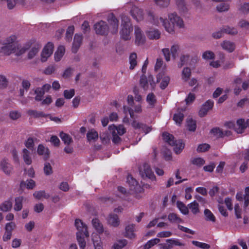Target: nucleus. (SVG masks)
<instances>
[{"instance_id": "obj_1", "label": "nucleus", "mask_w": 249, "mask_h": 249, "mask_svg": "<svg viewBox=\"0 0 249 249\" xmlns=\"http://www.w3.org/2000/svg\"><path fill=\"white\" fill-rule=\"evenodd\" d=\"M153 19V24L159 26L160 23L163 26L165 30L170 34H173L175 32V28H182L184 27V24L182 19L176 14L173 13L168 15V20H164L162 18H155L150 16Z\"/></svg>"}, {"instance_id": "obj_2", "label": "nucleus", "mask_w": 249, "mask_h": 249, "mask_svg": "<svg viewBox=\"0 0 249 249\" xmlns=\"http://www.w3.org/2000/svg\"><path fill=\"white\" fill-rule=\"evenodd\" d=\"M109 26L108 27L104 21H100L94 25V29L98 34L104 35L109 30L112 34H115L118 32V21L112 15H110L108 19Z\"/></svg>"}, {"instance_id": "obj_3", "label": "nucleus", "mask_w": 249, "mask_h": 249, "mask_svg": "<svg viewBox=\"0 0 249 249\" xmlns=\"http://www.w3.org/2000/svg\"><path fill=\"white\" fill-rule=\"evenodd\" d=\"M17 37L15 35H11L6 37L3 41L1 51L5 55L12 53L17 48Z\"/></svg>"}, {"instance_id": "obj_4", "label": "nucleus", "mask_w": 249, "mask_h": 249, "mask_svg": "<svg viewBox=\"0 0 249 249\" xmlns=\"http://www.w3.org/2000/svg\"><path fill=\"white\" fill-rule=\"evenodd\" d=\"M162 137L165 142L174 147V150L177 154L180 153L184 147L181 140H174V136L167 132H164Z\"/></svg>"}, {"instance_id": "obj_5", "label": "nucleus", "mask_w": 249, "mask_h": 249, "mask_svg": "<svg viewBox=\"0 0 249 249\" xmlns=\"http://www.w3.org/2000/svg\"><path fill=\"white\" fill-rule=\"evenodd\" d=\"M121 19L122 29L120 31L121 36L123 39L127 40L131 38L130 33L132 31L133 28L128 17L122 15Z\"/></svg>"}, {"instance_id": "obj_6", "label": "nucleus", "mask_w": 249, "mask_h": 249, "mask_svg": "<svg viewBox=\"0 0 249 249\" xmlns=\"http://www.w3.org/2000/svg\"><path fill=\"white\" fill-rule=\"evenodd\" d=\"M53 44L51 42H48L44 47L41 53V61L46 62L52 54L53 51Z\"/></svg>"}, {"instance_id": "obj_7", "label": "nucleus", "mask_w": 249, "mask_h": 249, "mask_svg": "<svg viewBox=\"0 0 249 249\" xmlns=\"http://www.w3.org/2000/svg\"><path fill=\"white\" fill-rule=\"evenodd\" d=\"M141 87L145 90H153L156 87L154 79H140Z\"/></svg>"}, {"instance_id": "obj_8", "label": "nucleus", "mask_w": 249, "mask_h": 249, "mask_svg": "<svg viewBox=\"0 0 249 249\" xmlns=\"http://www.w3.org/2000/svg\"><path fill=\"white\" fill-rule=\"evenodd\" d=\"M167 243L166 244H160L159 245L161 246V248L163 249H172L173 246H184L185 244L182 243L178 239L170 238L166 240Z\"/></svg>"}, {"instance_id": "obj_9", "label": "nucleus", "mask_w": 249, "mask_h": 249, "mask_svg": "<svg viewBox=\"0 0 249 249\" xmlns=\"http://www.w3.org/2000/svg\"><path fill=\"white\" fill-rule=\"evenodd\" d=\"M135 43L137 45H141L145 42V36L142 33V30L137 26L135 27Z\"/></svg>"}, {"instance_id": "obj_10", "label": "nucleus", "mask_w": 249, "mask_h": 249, "mask_svg": "<svg viewBox=\"0 0 249 249\" xmlns=\"http://www.w3.org/2000/svg\"><path fill=\"white\" fill-rule=\"evenodd\" d=\"M0 169L7 175H10L13 171L12 165L6 158L2 159L0 161Z\"/></svg>"}, {"instance_id": "obj_11", "label": "nucleus", "mask_w": 249, "mask_h": 249, "mask_svg": "<svg viewBox=\"0 0 249 249\" xmlns=\"http://www.w3.org/2000/svg\"><path fill=\"white\" fill-rule=\"evenodd\" d=\"M235 131L237 133H242L248 125H249V120L246 122L243 119H238L235 124Z\"/></svg>"}, {"instance_id": "obj_12", "label": "nucleus", "mask_w": 249, "mask_h": 249, "mask_svg": "<svg viewBox=\"0 0 249 249\" xmlns=\"http://www.w3.org/2000/svg\"><path fill=\"white\" fill-rule=\"evenodd\" d=\"M75 226L77 230V233H83L87 236H89V232L87 230L86 225L79 219H76L75 220Z\"/></svg>"}, {"instance_id": "obj_13", "label": "nucleus", "mask_w": 249, "mask_h": 249, "mask_svg": "<svg viewBox=\"0 0 249 249\" xmlns=\"http://www.w3.org/2000/svg\"><path fill=\"white\" fill-rule=\"evenodd\" d=\"M142 176L144 177H147L150 179H154L155 178L153 172H152L150 166L148 164H144L143 168L140 171Z\"/></svg>"}, {"instance_id": "obj_14", "label": "nucleus", "mask_w": 249, "mask_h": 249, "mask_svg": "<svg viewBox=\"0 0 249 249\" xmlns=\"http://www.w3.org/2000/svg\"><path fill=\"white\" fill-rule=\"evenodd\" d=\"M213 106V102L212 100H209L206 102L202 106L199 110V115L201 117L205 116L208 111L211 109Z\"/></svg>"}, {"instance_id": "obj_15", "label": "nucleus", "mask_w": 249, "mask_h": 249, "mask_svg": "<svg viewBox=\"0 0 249 249\" xmlns=\"http://www.w3.org/2000/svg\"><path fill=\"white\" fill-rule=\"evenodd\" d=\"M127 182L130 187V190L132 191L137 192L140 191V187L138 185L137 180L133 178L131 176H128L127 178Z\"/></svg>"}, {"instance_id": "obj_16", "label": "nucleus", "mask_w": 249, "mask_h": 249, "mask_svg": "<svg viewBox=\"0 0 249 249\" xmlns=\"http://www.w3.org/2000/svg\"><path fill=\"white\" fill-rule=\"evenodd\" d=\"M130 13L137 21H141L143 19V12L137 7H133L130 11Z\"/></svg>"}, {"instance_id": "obj_17", "label": "nucleus", "mask_w": 249, "mask_h": 249, "mask_svg": "<svg viewBox=\"0 0 249 249\" xmlns=\"http://www.w3.org/2000/svg\"><path fill=\"white\" fill-rule=\"evenodd\" d=\"M132 125L134 128L136 129H139L143 131L145 133V134H146L149 132L151 130L150 127L147 126L145 124L140 123L135 121L133 122L132 123Z\"/></svg>"}, {"instance_id": "obj_18", "label": "nucleus", "mask_w": 249, "mask_h": 249, "mask_svg": "<svg viewBox=\"0 0 249 249\" xmlns=\"http://www.w3.org/2000/svg\"><path fill=\"white\" fill-rule=\"evenodd\" d=\"M65 53V48L62 45L59 46L54 54V59L56 62L60 61Z\"/></svg>"}, {"instance_id": "obj_19", "label": "nucleus", "mask_w": 249, "mask_h": 249, "mask_svg": "<svg viewBox=\"0 0 249 249\" xmlns=\"http://www.w3.org/2000/svg\"><path fill=\"white\" fill-rule=\"evenodd\" d=\"M146 34L150 39H158L160 36V33L157 29H150L146 32Z\"/></svg>"}, {"instance_id": "obj_20", "label": "nucleus", "mask_w": 249, "mask_h": 249, "mask_svg": "<svg viewBox=\"0 0 249 249\" xmlns=\"http://www.w3.org/2000/svg\"><path fill=\"white\" fill-rule=\"evenodd\" d=\"M221 46L223 49L227 51L228 52H232L235 48V44L231 41L225 40L221 44Z\"/></svg>"}, {"instance_id": "obj_21", "label": "nucleus", "mask_w": 249, "mask_h": 249, "mask_svg": "<svg viewBox=\"0 0 249 249\" xmlns=\"http://www.w3.org/2000/svg\"><path fill=\"white\" fill-rule=\"evenodd\" d=\"M82 40V36L81 35L76 34L74 36L72 51L73 53H76L80 46Z\"/></svg>"}, {"instance_id": "obj_22", "label": "nucleus", "mask_w": 249, "mask_h": 249, "mask_svg": "<svg viewBox=\"0 0 249 249\" xmlns=\"http://www.w3.org/2000/svg\"><path fill=\"white\" fill-rule=\"evenodd\" d=\"M94 249H103V243L100 236L97 234H93L92 238Z\"/></svg>"}, {"instance_id": "obj_23", "label": "nucleus", "mask_w": 249, "mask_h": 249, "mask_svg": "<svg viewBox=\"0 0 249 249\" xmlns=\"http://www.w3.org/2000/svg\"><path fill=\"white\" fill-rule=\"evenodd\" d=\"M109 131H114L120 136L123 135L125 132V129L123 125H119L118 126L115 125H109Z\"/></svg>"}, {"instance_id": "obj_24", "label": "nucleus", "mask_w": 249, "mask_h": 249, "mask_svg": "<svg viewBox=\"0 0 249 249\" xmlns=\"http://www.w3.org/2000/svg\"><path fill=\"white\" fill-rule=\"evenodd\" d=\"M36 186L35 181L32 179H27L26 181H22L20 184V187L21 188L26 187L28 189L32 190Z\"/></svg>"}, {"instance_id": "obj_25", "label": "nucleus", "mask_w": 249, "mask_h": 249, "mask_svg": "<svg viewBox=\"0 0 249 249\" xmlns=\"http://www.w3.org/2000/svg\"><path fill=\"white\" fill-rule=\"evenodd\" d=\"M108 222L113 227L118 226L120 223L118 215L116 214H110L108 218Z\"/></svg>"}, {"instance_id": "obj_26", "label": "nucleus", "mask_w": 249, "mask_h": 249, "mask_svg": "<svg viewBox=\"0 0 249 249\" xmlns=\"http://www.w3.org/2000/svg\"><path fill=\"white\" fill-rule=\"evenodd\" d=\"M76 235L77 240L80 249H84L86 245L85 237H88L89 236L86 235L84 233L83 234L76 233Z\"/></svg>"}, {"instance_id": "obj_27", "label": "nucleus", "mask_w": 249, "mask_h": 249, "mask_svg": "<svg viewBox=\"0 0 249 249\" xmlns=\"http://www.w3.org/2000/svg\"><path fill=\"white\" fill-rule=\"evenodd\" d=\"M22 157L24 161L26 164L30 165L32 163L31 153L28 150L25 148L23 149Z\"/></svg>"}, {"instance_id": "obj_28", "label": "nucleus", "mask_w": 249, "mask_h": 249, "mask_svg": "<svg viewBox=\"0 0 249 249\" xmlns=\"http://www.w3.org/2000/svg\"><path fill=\"white\" fill-rule=\"evenodd\" d=\"M146 101L150 107H153L157 102L156 95L152 92L149 93L146 96Z\"/></svg>"}, {"instance_id": "obj_29", "label": "nucleus", "mask_w": 249, "mask_h": 249, "mask_svg": "<svg viewBox=\"0 0 249 249\" xmlns=\"http://www.w3.org/2000/svg\"><path fill=\"white\" fill-rule=\"evenodd\" d=\"M168 220L172 223L179 224L183 223V221L175 213H170L168 216Z\"/></svg>"}, {"instance_id": "obj_30", "label": "nucleus", "mask_w": 249, "mask_h": 249, "mask_svg": "<svg viewBox=\"0 0 249 249\" xmlns=\"http://www.w3.org/2000/svg\"><path fill=\"white\" fill-rule=\"evenodd\" d=\"M188 207V209H190L194 214H196L199 212V204L195 200L189 204Z\"/></svg>"}, {"instance_id": "obj_31", "label": "nucleus", "mask_w": 249, "mask_h": 249, "mask_svg": "<svg viewBox=\"0 0 249 249\" xmlns=\"http://www.w3.org/2000/svg\"><path fill=\"white\" fill-rule=\"evenodd\" d=\"M24 198L23 196H19L15 198V205L14 207V209L16 211H19L22 208V202L23 201Z\"/></svg>"}, {"instance_id": "obj_32", "label": "nucleus", "mask_w": 249, "mask_h": 249, "mask_svg": "<svg viewBox=\"0 0 249 249\" xmlns=\"http://www.w3.org/2000/svg\"><path fill=\"white\" fill-rule=\"evenodd\" d=\"M134 227L135 225L134 224H131L128 225L125 228V234L126 236L132 239L135 237L134 234Z\"/></svg>"}, {"instance_id": "obj_33", "label": "nucleus", "mask_w": 249, "mask_h": 249, "mask_svg": "<svg viewBox=\"0 0 249 249\" xmlns=\"http://www.w3.org/2000/svg\"><path fill=\"white\" fill-rule=\"evenodd\" d=\"M204 214L205 215V219L206 221L212 222H214L215 221V217L210 210L208 209H205L204 211Z\"/></svg>"}, {"instance_id": "obj_34", "label": "nucleus", "mask_w": 249, "mask_h": 249, "mask_svg": "<svg viewBox=\"0 0 249 249\" xmlns=\"http://www.w3.org/2000/svg\"><path fill=\"white\" fill-rule=\"evenodd\" d=\"M170 51L172 57L176 59L180 51V46L178 44H174L171 47Z\"/></svg>"}, {"instance_id": "obj_35", "label": "nucleus", "mask_w": 249, "mask_h": 249, "mask_svg": "<svg viewBox=\"0 0 249 249\" xmlns=\"http://www.w3.org/2000/svg\"><path fill=\"white\" fill-rule=\"evenodd\" d=\"M75 73V69L73 67H69L66 68L62 73V76L64 78L72 77Z\"/></svg>"}, {"instance_id": "obj_36", "label": "nucleus", "mask_w": 249, "mask_h": 249, "mask_svg": "<svg viewBox=\"0 0 249 249\" xmlns=\"http://www.w3.org/2000/svg\"><path fill=\"white\" fill-rule=\"evenodd\" d=\"M12 207V203L10 200H7L0 205V210L3 212H8Z\"/></svg>"}, {"instance_id": "obj_37", "label": "nucleus", "mask_w": 249, "mask_h": 249, "mask_svg": "<svg viewBox=\"0 0 249 249\" xmlns=\"http://www.w3.org/2000/svg\"><path fill=\"white\" fill-rule=\"evenodd\" d=\"M190 58L189 54L186 53L185 54L184 53H181V55L179 57V61L178 64V67L180 68L183 66L187 61L189 60Z\"/></svg>"}, {"instance_id": "obj_38", "label": "nucleus", "mask_w": 249, "mask_h": 249, "mask_svg": "<svg viewBox=\"0 0 249 249\" xmlns=\"http://www.w3.org/2000/svg\"><path fill=\"white\" fill-rule=\"evenodd\" d=\"M37 153L39 155L44 156L45 159H47L48 158L49 150L42 144H39L38 146Z\"/></svg>"}, {"instance_id": "obj_39", "label": "nucleus", "mask_w": 249, "mask_h": 249, "mask_svg": "<svg viewBox=\"0 0 249 249\" xmlns=\"http://www.w3.org/2000/svg\"><path fill=\"white\" fill-rule=\"evenodd\" d=\"M40 49V46L39 45H37L33 47L28 53V59H31L33 58L37 54Z\"/></svg>"}, {"instance_id": "obj_40", "label": "nucleus", "mask_w": 249, "mask_h": 249, "mask_svg": "<svg viewBox=\"0 0 249 249\" xmlns=\"http://www.w3.org/2000/svg\"><path fill=\"white\" fill-rule=\"evenodd\" d=\"M92 224L93 227L99 233H101L103 231L104 229L103 225L100 222L99 219L97 218L93 219L92 221Z\"/></svg>"}, {"instance_id": "obj_41", "label": "nucleus", "mask_w": 249, "mask_h": 249, "mask_svg": "<svg viewBox=\"0 0 249 249\" xmlns=\"http://www.w3.org/2000/svg\"><path fill=\"white\" fill-rule=\"evenodd\" d=\"M137 54L135 53H131L129 56L130 69L133 70L137 65Z\"/></svg>"}, {"instance_id": "obj_42", "label": "nucleus", "mask_w": 249, "mask_h": 249, "mask_svg": "<svg viewBox=\"0 0 249 249\" xmlns=\"http://www.w3.org/2000/svg\"><path fill=\"white\" fill-rule=\"evenodd\" d=\"M87 137L88 140L89 142L91 141H95L98 138V134L95 130L91 129L88 131Z\"/></svg>"}, {"instance_id": "obj_43", "label": "nucleus", "mask_w": 249, "mask_h": 249, "mask_svg": "<svg viewBox=\"0 0 249 249\" xmlns=\"http://www.w3.org/2000/svg\"><path fill=\"white\" fill-rule=\"evenodd\" d=\"M177 205L180 212L185 215L188 214L189 213L188 207L181 201H178L177 202Z\"/></svg>"}, {"instance_id": "obj_44", "label": "nucleus", "mask_w": 249, "mask_h": 249, "mask_svg": "<svg viewBox=\"0 0 249 249\" xmlns=\"http://www.w3.org/2000/svg\"><path fill=\"white\" fill-rule=\"evenodd\" d=\"M186 126L189 131H195L196 129V122L192 118H188L186 121Z\"/></svg>"}, {"instance_id": "obj_45", "label": "nucleus", "mask_w": 249, "mask_h": 249, "mask_svg": "<svg viewBox=\"0 0 249 249\" xmlns=\"http://www.w3.org/2000/svg\"><path fill=\"white\" fill-rule=\"evenodd\" d=\"M59 136L65 144L69 145L72 142L71 137L69 135L63 132H61Z\"/></svg>"}, {"instance_id": "obj_46", "label": "nucleus", "mask_w": 249, "mask_h": 249, "mask_svg": "<svg viewBox=\"0 0 249 249\" xmlns=\"http://www.w3.org/2000/svg\"><path fill=\"white\" fill-rule=\"evenodd\" d=\"M27 49L28 48L26 46H19L17 44V48L12 53H15L17 56H20L24 53Z\"/></svg>"}, {"instance_id": "obj_47", "label": "nucleus", "mask_w": 249, "mask_h": 249, "mask_svg": "<svg viewBox=\"0 0 249 249\" xmlns=\"http://www.w3.org/2000/svg\"><path fill=\"white\" fill-rule=\"evenodd\" d=\"M127 244V241L125 239L120 240L115 243L111 249H122Z\"/></svg>"}, {"instance_id": "obj_48", "label": "nucleus", "mask_w": 249, "mask_h": 249, "mask_svg": "<svg viewBox=\"0 0 249 249\" xmlns=\"http://www.w3.org/2000/svg\"><path fill=\"white\" fill-rule=\"evenodd\" d=\"M7 7L8 9H13L16 3L20 4H24L25 3V0H7Z\"/></svg>"}, {"instance_id": "obj_49", "label": "nucleus", "mask_w": 249, "mask_h": 249, "mask_svg": "<svg viewBox=\"0 0 249 249\" xmlns=\"http://www.w3.org/2000/svg\"><path fill=\"white\" fill-rule=\"evenodd\" d=\"M28 114L33 117L39 118L41 117H46L50 116L49 115H46L42 112L37 111L35 110H29L28 111Z\"/></svg>"}, {"instance_id": "obj_50", "label": "nucleus", "mask_w": 249, "mask_h": 249, "mask_svg": "<svg viewBox=\"0 0 249 249\" xmlns=\"http://www.w3.org/2000/svg\"><path fill=\"white\" fill-rule=\"evenodd\" d=\"M34 196L38 199H40L42 198H48L49 197V195L45 193L44 191H36L33 194Z\"/></svg>"}, {"instance_id": "obj_51", "label": "nucleus", "mask_w": 249, "mask_h": 249, "mask_svg": "<svg viewBox=\"0 0 249 249\" xmlns=\"http://www.w3.org/2000/svg\"><path fill=\"white\" fill-rule=\"evenodd\" d=\"M184 118V115L181 112H178L175 113L173 117V120L176 124H180Z\"/></svg>"}, {"instance_id": "obj_52", "label": "nucleus", "mask_w": 249, "mask_h": 249, "mask_svg": "<svg viewBox=\"0 0 249 249\" xmlns=\"http://www.w3.org/2000/svg\"><path fill=\"white\" fill-rule=\"evenodd\" d=\"M230 7V4L228 2L221 3L217 5L216 8L219 12H224L228 11Z\"/></svg>"}, {"instance_id": "obj_53", "label": "nucleus", "mask_w": 249, "mask_h": 249, "mask_svg": "<svg viewBox=\"0 0 249 249\" xmlns=\"http://www.w3.org/2000/svg\"><path fill=\"white\" fill-rule=\"evenodd\" d=\"M156 84L160 83V88L163 89H165L169 83V79H156Z\"/></svg>"}, {"instance_id": "obj_54", "label": "nucleus", "mask_w": 249, "mask_h": 249, "mask_svg": "<svg viewBox=\"0 0 249 249\" xmlns=\"http://www.w3.org/2000/svg\"><path fill=\"white\" fill-rule=\"evenodd\" d=\"M192 244L202 249H209L210 248V246L205 243L200 242L196 241H193Z\"/></svg>"}, {"instance_id": "obj_55", "label": "nucleus", "mask_w": 249, "mask_h": 249, "mask_svg": "<svg viewBox=\"0 0 249 249\" xmlns=\"http://www.w3.org/2000/svg\"><path fill=\"white\" fill-rule=\"evenodd\" d=\"M35 93L36 94L35 100L36 101H41L43 96L44 94V91H43L40 88H37L35 90Z\"/></svg>"}, {"instance_id": "obj_56", "label": "nucleus", "mask_w": 249, "mask_h": 249, "mask_svg": "<svg viewBox=\"0 0 249 249\" xmlns=\"http://www.w3.org/2000/svg\"><path fill=\"white\" fill-rule=\"evenodd\" d=\"M56 69V66L54 65H52L50 66H49L48 67H47L44 71V72L47 75H50L53 73H54Z\"/></svg>"}, {"instance_id": "obj_57", "label": "nucleus", "mask_w": 249, "mask_h": 249, "mask_svg": "<svg viewBox=\"0 0 249 249\" xmlns=\"http://www.w3.org/2000/svg\"><path fill=\"white\" fill-rule=\"evenodd\" d=\"M160 242V240L159 238H154L148 241L145 245V248H147L148 249L151 248L152 247L157 244Z\"/></svg>"}, {"instance_id": "obj_58", "label": "nucleus", "mask_w": 249, "mask_h": 249, "mask_svg": "<svg viewBox=\"0 0 249 249\" xmlns=\"http://www.w3.org/2000/svg\"><path fill=\"white\" fill-rule=\"evenodd\" d=\"M210 146L207 143H203L199 144L197 148L198 152H204L209 149Z\"/></svg>"}, {"instance_id": "obj_59", "label": "nucleus", "mask_w": 249, "mask_h": 249, "mask_svg": "<svg viewBox=\"0 0 249 249\" xmlns=\"http://www.w3.org/2000/svg\"><path fill=\"white\" fill-rule=\"evenodd\" d=\"M44 172L46 175L48 176L52 174L53 170L50 163L46 162L44 164Z\"/></svg>"}, {"instance_id": "obj_60", "label": "nucleus", "mask_w": 249, "mask_h": 249, "mask_svg": "<svg viewBox=\"0 0 249 249\" xmlns=\"http://www.w3.org/2000/svg\"><path fill=\"white\" fill-rule=\"evenodd\" d=\"M16 227V223L14 222H10L6 224L5 230L6 231L12 232Z\"/></svg>"}, {"instance_id": "obj_61", "label": "nucleus", "mask_w": 249, "mask_h": 249, "mask_svg": "<svg viewBox=\"0 0 249 249\" xmlns=\"http://www.w3.org/2000/svg\"><path fill=\"white\" fill-rule=\"evenodd\" d=\"M214 56L213 53L211 51H205L202 54V58L206 60L213 59L214 58Z\"/></svg>"}, {"instance_id": "obj_62", "label": "nucleus", "mask_w": 249, "mask_h": 249, "mask_svg": "<svg viewBox=\"0 0 249 249\" xmlns=\"http://www.w3.org/2000/svg\"><path fill=\"white\" fill-rule=\"evenodd\" d=\"M75 94L74 89H71L70 90H65L64 91V96L65 98L70 99H71Z\"/></svg>"}, {"instance_id": "obj_63", "label": "nucleus", "mask_w": 249, "mask_h": 249, "mask_svg": "<svg viewBox=\"0 0 249 249\" xmlns=\"http://www.w3.org/2000/svg\"><path fill=\"white\" fill-rule=\"evenodd\" d=\"M192 163L197 166L200 167L204 164L205 161L204 160L201 158H196L192 160Z\"/></svg>"}, {"instance_id": "obj_64", "label": "nucleus", "mask_w": 249, "mask_h": 249, "mask_svg": "<svg viewBox=\"0 0 249 249\" xmlns=\"http://www.w3.org/2000/svg\"><path fill=\"white\" fill-rule=\"evenodd\" d=\"M240 12L246 15L249 13V2L244 3L240 8Z\"/></svg>"}]
</instances>
